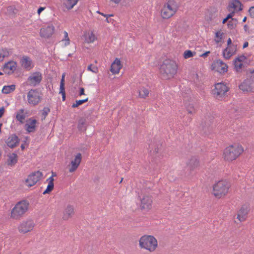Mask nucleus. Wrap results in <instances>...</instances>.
<instances>
[{
  "mask_svg": "<svg viewBox=\"0 0 254 254\" xmlns=\"http://www.w3.org/2000/svg\"><path fill=\"white\" fill-rule=\"evenodd\" d=\"M177 69L178 65L174 61L170 59L164 60L159 68L161 78L167 80L174 77Z\"/></svg>",
  "mask_w": 254,
  "mask_h": 254,
  "instance_id": "1",
  "label": "nucleus"
},
{
  "mask_svg": "<svg viewBox=\"0 0 254 254\" xmlns=\"http://www.w3.org/2000/svg\"><path fill=\"white\" fill-rule=\"evenodd\" d=\"M29 203L25 200L19 201L16 203L10 212V218L14 220H19L27 212L29 209Z\"/></svg>",
  "mask_w": 254,
  "mask_h": 254,
  "instance_id": "2",
  "label": "nucleus"
},
{
  "mask_svg": "<svg viewBox=\"0 0 254 254\" xmlns=\"http://www.w3.org/2000/svg\"><path fill=\"white\" fill-rule=\"evenodd\" d=\"M244 151L242 145L238 144L226 147L224 151V159L228 161L236 159Z\"/></svg>",
  "mask_w": 254,
  "mask_h": 254,
  "instance_id": "3",
  "label": "nucleus"
},
{
  "mask_svg": "<svg viewBox=\"0 0 254 254\" xmlns=\"http://www.w3.org/2000/svg\"><path fill=\"white\" fill-rule=\"evenodd\" d=\"M139 246L150 252H154L157 247L158 243L154 237L150 235H144L139 240Z\"/></svg>",
  "mask_w": 254,
  "mask_h": 254,
  "instance_id": "4",
  "label": "nucleus"
},
{
  "mask_svg": "<svg viewBox=\"0 0 254 254\" xmlns=\"http://www.w3.org/2000/svg\"><path fill=\"white\" fill-rule=\"evenodd\" d=\"M230 184L226 181H220L213 187L214 195L218 198L225 195L228 192Z\"/></svg>",
  "mask_w": 254,
  "mask_h": 254,
  "instance_id": "5",
  "label": "nucleus"
},
{
  "mask_svg": "<svg viewBox=\"0 0 254 254\" xmlns=\"http://www.w3.org/2000/svg\"><path fill=\"white\" fill-rule=\"evenodd\" d=\"M35 224L34 221L31 219H26L20 222L17 226V230L19 233L25 234L31 232Z\"/></svg>",
  "mask_w": 254,
  "mask_h": 254,
  "instance_id": "6",
  "label": "nucleus"
},
{
  "mask_svg": "<svg viewBox=\"0 0 254 254\" xmlns=\"http://www.w3.org/2000/svg\"><path fill=\"white\" fill-rule=\"evenodd\" d=\"M237 52V45L233 44L232 40L229 38L227 40V47L223 50V56L226 60L236 54Z\"/></svg>",
  "mask_w": 254,
  "mask_h": 254,
  "instance_id": "7",
  "label": "nucleus"
},
{
  "mask_svg": "<svg viewBox=\"0 0 254 254\" xmlns=\"http://www.w3.org/2000/svg\"><path fill=\"white\" fill-rule=\"evenodd\" d=\"M228 68L227 64L220 59H218L216 61H213L211 66L212 70L217 71L221 74L227 72Z\"/></svg>",
  "mask_w": 254,
  "mask_h": 254,
  "instance_id": "8",
  "label": "nucleus"
},
{
  "mask_svg": "<svg viewBox=\"0 0 254 254\" xmlns=\"http://www.w3.org/2000/svg\"><path fill=\"white\" fill-rule=\"evenodd\" d=\"M229 87L224 82H219L215 84V88L212 90L214 95L217 96L222 97L225 95V93L229 90Z\"/></svg>",
  "mask_w": 254,
  "mask_h": 254,
  "instance_id": "9",
  "label": "nucleus"
},
{
  "mask_svg": "<svg viewBox=\"0 0 254 254\" xmlns=\"http://www.w3.org/2000/svg\"><path fill=\"white\" fill-rule=\"evenodd\" d=\"M42 175V172L39 171L33 173L29 175L27 179L26 180V185L28 187L34 186L41 179Z\"/></svg>",
  "mask_w": 254,
  "mask_h": 254,
  "instance_id": "10",
  "label": "nucleus"
},
{
  "mask_svg": "<svg viewBox=\"0 0 254 254\" xmlns=\"http://www.w3.org/2000/svg\"><path fill=\"white\" fill-rule=\"evenodd\" d=\"M28 102L34 105H37L41 100L38 89H31L27 93Z\"/></svg>",
  "mask_w": 254,
  "mask_h": 254,
  "instance_id": "11",
  "label": "nucleus"
},
{
  "mask_svg": "<svg viewBox=\"0 0 254 254\" xmlns=\"http://www.w3.org/2000/svg\"><path fill=\"white\" fill-rule=\"evenodd\" d=\"M42 80V73L39 71H36L31 74L27 79V81L30 85L36 86L40 84Z\"/></svg>",
  "mask_w": 254,
  "mask_h": 254,
  "instance_id": "12",
  "label": "nucleus"
},
{
  "mask_svg": "<svg viewBox=\"0 0 254 254\" xmlns=\"http://www.w3.org/2000/svg\"><path fill=\"white\" fill-rule=\"evenodd\" d=\"M76 52V46L73 45L70 50L67 48L61 49L58 51V53L61 57V60L66 61L69 57H72L73 53Z\"/></svg>",
  "mask_w": 254,
  "mask_h": 254,
  "instance_id": "13",
  "label": "nucleus"
},
{
  "mask_svg": "<svg viewBox=\"0 0 254 254\" xmlns=\"http://www.w3.org/2000/svg\"><path fill=\"white\" fill-rule=\"evenodd\" d=\"M82 159L81 154L77 153L74 158L71 160L70 165H68V171L70 173L75 172L79 167Z\"/></svg>",
  "mask_w": 254,
  "mask_h": 254,
  "instance_id": "14",
  "label": "nucleus"
},
{
  "mask_svg": "<svg viewBox=\"0 0 254 254\" xmlns=\"http://www.w3.org/2000/svg\"><path fill=\"white\" fill-rule=\"evenodd\" d=\"M55 31L54 26L51 24L46 27H43L40 30V36L46 39H48L52 37Z\"/></svg>",
  "mask_w": 254,
  "mask_h": 254,
  "instance_id": "15",
  "label": "nucleus"
},
{
  "mask_svg": "<svg viewBox=\"0 0 254 254\" xmlns=\"http://www.w3.org/2000/svg\"><path fill=\"white\" fill-rule=\"evenodd\" d=\"M37 121L36 119L30 118L26 120L24 129L28 133L34 132L36 130Z\"/></svg>",
  "mask_w": 254,
  "mask_h": 254,
  "instance_id": "16",
  "label": "nucleus"
},
{
  "mask_svg": "<svg viewBox=\"0 0 254 254\" xmlns=\"http://www.w3.org/2000/svg\"><path fill=\"white\" fill-rule=\"evenodd\" d=\"M254 83L250 81L248 78L245 79L239 86L240 90L243 92H251L254 91Z\"/></svg>",
  "mask_w": 254,
  "mask_h": 254,
  "instance_id": "17",
  "label": "nucleus"
},
{
  "mask_svg": "<svg viewBox=\"0 0 254 254\" xmlns=\"http://www.w3.org/2000/svg\"><path fill=\"white\" fill-rule=\"evenodd\" d=\"M16 66L17 63L16 62L10 61L5 63L2 68L5 74L10 75L15 70Z\"/></svg>",
  "mask_w": 254,
  "mask_h": 254,
  "instance_id": "18",
  "label": "nucleus"
},
{
  "mask_svg": "<svg viewBox=\"0 0 254 254\" xmlns=\"http://www.w3.org/2000/svg\"><path fill=\"white\" fill-rule=\"evenodd\" d=\"M244 5L240 0H232L229 2L227 9L230 11V9H234L236 12L241 11L243 10Z\"/></svg>",
  "mask_w": 254,
  "mask_h": 254,
  "instance_id": "19",
  "label": "nucleus"
},
{
  "mask_svg": "<svg viewBox=\"0 0 254 254\" xmlns=\"http://www.w3.org/2000/svg\"><path fill=\"white\" fill-rule=\"evenodd\" d=\"M140 207L142 209L148 210L151 208L152 200L149 195H144L140 198Z\"/></svg>",
  "mask_w": 254,
  "mask_h": 254,
  "instance_id": "20",
  "label": "nucleus"
},
{
  "mask_svg": "<svg viewBox=\"0 0 254 254\" xmlns=\"http://www.w3.org/2000/svg\"><path fill=\"white\" fill-rule=\"evenodd\" d=\"M249 211V206L248 205H243L238 212L237 219L241 222L245 221Z\"/></svg>",
  "mask_w": 254,
  "mask_h": 254,
  "instance_id": "21",
  "label": "nucleus"
},
{
  "mask_svg": "<svg viewBox=\"0 0 254 254\" xmlns=\"http://www.w3.org/2000/svg\"><path fill=\"white\" fill-rule=\"evenodd\" d=\"M123 67L120 59L116 58L112 63L110 70L114 74L119 73L120 69Z\"/></svg>",
  "mask_w": 254,
  "mask_h": 254,
  "instance_id": "22",
  "label": "nucleus"
},
{
  "mask_svg": "<svg viewBox=\"0 0 254 254\" xmlns=\"http://www.w3.org/2000/svg\"><path fill=\"white\" fill-rule=\"evenodd\" d=\"M21 65L27 70H29L34 67L31 58L27 56H23L20 62Z\"/></svg>",
  "mask_w": 254,
  "mask_h": 254,
  "instance_id": "23",
  "label": "nucleus"
},
{
  "mask_svg": "<svg viewBox=\"0 0 254 254\" xmlns=\"http://www.w3.org/2000/svg\"><path fill=\"white\" fill-rule=\"evenodd\" d=\"M74 214V207L70 204L67 205L64 209L63 214V219L67 220L71 218Z\"/></svg>",
  "mask_w": 254,
  "mask_h": 254,
  "instance_id": "24",
  "label": "nucleus"
},
{
  "mask_svg": "<svg viewBox=\"0 0 254 254\" xmlns=\"http://www.w3.org/2000/svg\"><path fill=\"white\" fill-rule=\"evenodd\" d=\"M19 139L15 134L10 135L6 140V144L10 148L15 147L18 143Z\"/></svg>",
  "mask_w": 254,
  "mask_h": 254,
  "instance_id": "25",
  "label": "nucleus"
},
{
  "mask_svg": "<svg viewBox=\"0 0 254 254\" xmlns=\"http://www.w3.org/2000/svg\"><path fill=\"white\" fill-rule=\"evenodd\" d=\"M28 117V115L26 112H17L16 119L20 124H22L25 123L26 120L29 119Z\"/></svg>",
  "mask_w": 254,
  "mask_h": 254,
  "instance_id": "26",
  "label": "nucleus"
},
{
  "mask_svg": "<svg viewBox=\"0 0 254 254\" xmlns=\"http://www.w3.org/2000/svg\"><path fill=\"white\" fill-rule=\"evenodd\" d=\"M54 178H53V176H51L47 180V181L48 182V185L46 189L43 192V194L49 193L52 191L54 187Z\"/></svg>",
  "mask_w": 254,
  "mask_h": 254,
  "instance_id": "27",
  "label": "nucleus"
},
{
  "mask_svg": "<svg viewBox=\"0 0 254 254\" xmlns=\"http://www.w3.org/2000/svg\"><path fill=\"white\" fill-rule=\"evenodd\" d=\"M175 14V11H170L168 10L164 5L163 8L161 10V16L163 19H168L172 16Z\"/></svg>",
  "mask_w": 254,
  "mask_h": 254,
  "instance_id": "28",
  "label": "nucleus"
},
{
  "mask_svg": "<svg viewBox=\"0 0 254 254\" xmlns=\"http://www.w3.org/2000/svg\"><path fill=\"white\" fill-rule=\"evenodd\" d=\"M78 0H64V4L68 9H71L76 4Z\"/></svg>",
  "mask_w": 254,
  "mask_h": 254,
  "instance_id": "29",
  "label": "nucleus"
},
{
  "mask_svg": "<svg viewBox=\"0 0 254 254\" xmlns=\"http://www.w3.org/2000/svg\"><path fill=\"white\" fill-rule=\"evenodd\" d=\"M15 89V85L11 84L10 85H5L3 87L1 92L3 94H8L13 91H14Z\"/></svg>",
  "mask_w": 254,
  "mask_h": 254,
  "instance_id": "30",
  "label": "nucleus"
},
{
  "mask_svg": "<svg viewBox=\"0 0 254 254\" xmlns=\"http://www.w3.org/2000/svg\"><path fill=\"white\" fill-rule=\"evenodd\" d=\"M17 155L16 153H12L8 155L7 163L9 165H12L16 163Z\"/></svg>",
  "mask_w": 254,
  "mask_h": 254,
  "instance_id": "31",
  "label": "nucleus"
},
{
  "mask_svg": "<svg viewBox=\"0 0 254 254\" xmlns=\"http://www.w3.org/2000/svg\"><path fill=\"white\" fill-rule=\"evenodd\" d=\"M202 130L203 133L205 134H208L212 130V127L208 123H205L204 125L202 124Z\"/></svg>",
  "mask_w": 254,
  "mask_h": 254,
  "instance_id": "32",
  "label": "nucleus"
},
{
  "mask_svg": "<svg viewBox=\"0 0 254 254\" xmlns=\"http://www.w3.org/2000/svg\"><path fill=\"white\" fill-rule=\"evenodd\" d=\"M149 93L148 89L144 87H140L138 90L139 96L141 98H145L148 95Z\"/></svg>",
  "mask_w": 254,
  "mask_h": 254,
  "instance_id": "33",
  "label": "nucleus"
},
{
  "mask_svg": "<svg viewBox=\"0 0 254 254\" xmlns=\"http://www.w3.org/2000/svg\"><path fill=\"white\" fill-rule=\"evenodd\" d=\"M199 165V161L198 160L195 158H191L189 163V165L190 166V167L191 169L193 170L196 168Z\"/></svg>",
  "mask_w": 254,
  "mask_h": 254,
  "instance_id": "34",
  "label": "nucleus"
},
{
  "mask_svg": "<svg viewBox=\"0 0 254 254\" xmlns=\"http://www.w3.org/2000/svg\"><path fill=\"white\" fill-rule=\"evenodd\" d=\"M224 33L221 32V31H217L215 33V41L216 43H219L222 41L223 39Z\"/></svg>",
  "mask_w": 254,
  "mask_h": 254,
  "instance_id": "35",
  "label": "nucleus"
},
{
  "mask_svg": "<svg viewBox=\"0 0 254 254\" xmlns=\"http://www.w3.org/2000/svg\"><path fill=\"white\" fill-rule=\"evenodd\" d=\"M17 11L18 10L13 6H9L7 8V13L9 16H14Z\"/></svg>",
  "mask_w": 254,
  "mask_h": 254,
  "instance_id": "36",
  "label": "nucleus"
},
{
  "mask_svg": "<svg viewBox=\"0 0 254 254\" xmlns=\"http://www.w3.org/2000/svg\"><path fill=\"white\" fill-rule=\"evenodd\" d=\"M191 91L190 89H188L186 92H183L182 96L184 101H190L191 99Z\"/></svg>",
  "mask_w": 254,
  "mask_h": 254,
  "instance_id": "37",
  "label": "nucleus"
},
{
  "mask_svg": "<svg viewBox=\"0 0 254 254\" xmlns=\"http://www.w3.org/2000/svg\"><path fill=\"white\" fill-rule=\"evenodd\" d=\"M248 78L254 83V69L249 68L247 70Z\"/></svg>",
  "mask_w": 254,
  "mask_h": 254,
  "instance_id": "38",
  "label": "nucleus"
},
{
  "mask_svg": "<svg viewBox=\"0 0 254 254\" xmlns=\"http://www.w3.org/2000/svg\"><path fill=\"white\" fill-rule=\"evenodd\" d=\"M196 53L195 52H192L190 50H187L185 51L183 54V57L185 59H187L193 57L194 55H195Z\"/></svg>",
  "mask_w": 254,
  "mask_h": 254,
  "instance_id": "39",
  "label": "nucleus"
},
{
  "mask_svg": "<svg viewBox=\"0 0 254 254\" xmlns=\"http://www.w3.org/2000/svg\"><path fill=\"white\" fill-rule=\"evenodd\" d=\"M85 120L84 119H81L79 121L78 128L79 130L80 131L85 130L86 128L85 126Z\"/></svg>",
  "mask_w": 254,
  "mask_h": 254,
  "instance_id": "40",
  "label": "nucleus"
},
{
  "mask_svg": "<svg viewBox=\"0 0 254 254\" xmlns=\"http://www.w3.org/2000/svg\"><path fill=\"white\" fill-rule=\"evenodd\" d=\"M88 100V98H86V99H82V100H76L75 103H73L72 105V108H76L78 107L79 105L85 103L87 102Z\"/></svg>",
  "mask_w": 254,
  "mask_h": 254,
  "instance_id": "41",
  "label": "nucleus"
},
{
  "mask_svg": "<svg viewBox=\"0 0 254 254\" xmlns=\"http://www.w3.org/2000/svg\"><path fill=\"white\" fill-rule=\"evenodd\" d=\"M233 64L237 72H241L242 69L244 67V64L241 63L240 64H238V62L233 63Z\"/></svg>",
  "mask_w": 254,
  "mask_h": 254,
  "instance_id": "42",
  "label": "nucleus"
},
{
  "mask_svg": "<svg viewBox=\"0 0 254 254\" xmlns=\"http://www.w3.org/2000/svg\"><path fill=\"white\" fill-rule=\"evenodd\" d=\"M247 59V57L245 56L244 54L240 56H238L236 57L233 61V63L236 62H243L245 60Z\"/></svg>",
  "mask_w": 254,
  "mask_h": 254,
  "instance_id": "43",
  "label": "nucleus"
},
{
  "mask_svg": "<svg viewBox=\"0 0 254 254\" xmlns=\"http://www.w3.org/2000/svg\"><path fill=\"white\" fill-rule=\"evenodd\" d=\"M235 14V11H233L231 12H230L229 13H228L227 15V16L224 18L223 19V21H222V23L223 24H225V23L227 22V21L229 19H231L233 18V17L234 16Z\"/></svg>",
  "mask_w": 254,
  "mask_h": 254,
  "instance_id": "44",
  "label": "nucleus"
},
{
  "mask_svg": "<svg viewBox=\"0 0 254 254\" xmlns=\"http://www.w3.org/2000/svg\"><path fill=\"white\" fill-rule=\"evenodd\" d=\"M87 70L97 73L98 72V68L93 64H89L87 67Z\"/></svg>",
  "mask_w": 254,
  "mask_h": 254,
  "instance_id": "45",
  "label": "nucleus"
},
{
  "mask_svg": "<svg viewBox=\"0 0 254 254\" xmlns=\"http://www.w3.org/2000/svg\"><path fill=\"white\" fill-rule=\"evenodd\" d=\"M95 36L92 33L90 35L86 38V40L88 43L93 42L95 40Z\"/></svg>",
  "mask_w": 254,
  "mask_h": 254,
  "instance_id": "46",
  "label": "nucleus"
},
{
  "mask_svg": "<svg viewBox=\"0 0 254 254\" xmlns=\"http://www.w3.org/2000/svg\"><path fill=\"white\" fill-rule=\"evenodd\" d=\"M64 39L63 40H65V43H64V45L66 46V45L69 44L70 40H69V38L68 37V34H67V32H66L65 31H64Z\"/></svg>",
  "mask_w": 254,
  "mask_h": 254,
  "instance_id": "47",
  "label": "nucleus"
},
{
  "mask_svg": "<svg viewBox=\"0 0 254 254\" xmlns=\"http://www.w3.org/2000/svg\"><path fill=\"white\" fill-rule=\"evenodd\" d=\"M0 51H1V53L4 55V57H8L9 56V52L8 50L5 48H2L0 50Z\"/></svg>",
  "mask_w": 254,
  "mask_h": 254,
  "instance_id": "48",
  "label": "nucleus"
},
{
  "mask_svg": "<svg viewBox=\"0 0 254 254\" xmlns=\"http://www.w3.org/2000/svg\"><path fill=\"white\" fill-rule=\"evenodd\" d=\"M227 26L228 28H229L230 29H235V27H236L237 23L234 24L232 22V20H230L227 24Z\"/></svg>",
  "mask_w": 254,
  "mask_h": 254,
  "instance_id": "49",
  "label": "nucleus"
},
{
  "mask_svg": "<svg viewBox=\"0 0 254 254\" xmlns=\"http://www.w3.org/2000/svg\"><path fill=\"white\" fill-rule=\"evenodd\" d=\"M249 12L250 16L252 18H254V6H252L250 7L249 9Z\"/></svg>",
  "mask_w": 254,
  "mask_h": 254,
  "instance_id": "50",
  "label": "nucleus"
},
{
  "mask_svg": "<svg viewBox=\"0 0 254 254\" xmlns=\"http://www.w3.org/2000/svg\"><path fill=\"white\" fill-rule=\"evenodd\" d=\"M97 12L106 18H110L111 17L114 16L113 14H105L103 12H100V11H97Z\"/></svg>",
  "mask_w": 254,
  "mask_h": 254,
  "instance_id": "51",
  "label": "nucleus"
},
{
  "mask_svg": "<svg viewBox=\"0 0 254 254\" xmlns=\"http://www.w3.org/2000/svg\"><path fill=\"white\" fill-rule=\"evenodd\" d=\"M65 91V84H61L60 85V92L59 93H64Z\"/></svg>",
  "mask_w": 254,
  "mask_h": 254,
  "instance_id": "52",
  "label": "nucleus"
},
{
  "mask_svg": "<svg viewBox=\"0 0 254 254\" xmlns=\"http://www.w3.org/2000/svg\"><path fill=\"white\" fill-rule=\"evenodd\" d=\"M164 5H166V7L168 10H169L170 11H175V12L176 11L174 10V8L172 6H171L169 4H168L167 3H166Z\"/></svg>",
  "mask_w": 254,
  "mask_h": 254,
  "instance_id": "53",
  "label": "nucleus"
},
{
  "mask_svg": "<svg viewBox=\"0 0 254 254\" xmlns=\"http://www.w3.org/2000/svg\"><path fill=\"white\" fill-rule=\"evenodd\" d=\"M216 17L215 14L213 13L212 12H210L209 14L208 19L207 20L211 21L212 19H213Z\"/></svg>",
  "mask_w": 254,
  "mask_h": 254,
  "instance_id": "54",
  "label": "nucleus"
},
{
  "mask_svg": "<svg viewBox=\"0 0 254 254\" xmlns=\"http://www.w3.org/2000/svg\"><path fill=\"white\" fill-rule=\"evenodd\" d=\"M210 51H206L205 52H204V53H203L202 54H201L200 57H202L203 58H205L206 57H207L210 54Z\"/></svg>",
  "mask_w": 254,
  "mask_h": 254,
  "instance_id": "55",
  "label": "nucleus"
},
{
  "mask_svg": "<svg viewBox=\"0 0 254 254\" xmlns=\"http://www.w3.org/2000/svg\"><path fill=\"white\" fill-rule=\"evenodd\" d=\"M85 89L83 87H80L79 91V96H82L84 95Z\"/></svg>",
  "mask_w": 254,
  "mask_h": 254,
  "instance_id": "56",
  "label": "nucleus"
},
{
  "mask_svg": "<svg viewBox=\"0 0 254 254\" xmlns=\"http://www.w3.org/2000/svg\"><path fill=\"white\" fill-rule=\"evenodd\" d=\"M64 77H65V73H64L62 74V78L61 79V81H60L61 84H65Z\"/></svg>",
  "mask_w": 254,
  "mask_h": 254,
  "instance_id": "57",
  "label": "nucleus"
},
{
  "mask_svg": "<svg viewBox=\"0 0 254 254\" xmlns=\"http://www.w3.org/2000/svg\"><path fill=\"white\" fill-rule=\"evenodd\" d=\"M45 7L40 6L37 10V13L40 15V13L43 11Z\"/></svg>",
  "mask_w": 254,
  "mask_h": 254,
  "instance_id": "58",
  "label": "nucleus"
},
{
  "mask_svg": "<svg viewBox=\"0 0 254 254\" xmlns=\"http://www.w3.org/2000/svg\"><path fill=\"white\" fill-rule=\"evenodd\" d=\"M168 4H169L171 6H173L176 2L174 0H169L167 2Z\"/></svg>",
  "mask_w": 254,
  "mask_h": 254,
  "instance_id": "59",
  "label": "nucleus"
},
{
  "mask_svg": "<svg viewBox=\"0 0 254 254\" xmlns=\"http://www.w3.org/2000/svg\"><path fill=\"white\" fill-rule=\"evenodd\" d=\"M114 21V20L113 19L109 18H106V19L105 20V21H106L107 22H108V23H113Z\"/></svg>",
  "mask_w": 254,
  "mask_h": 254,
  "instance_id": "60",
  "label": "nucleus"
},
{
  "mask_svg": "<svg viewBox=\"0 0 254 254\" xmlns=\"http://www.w3.org/2000/svg\"><path fill=\"white\" fill-rule=\"evenodd\" d=\"M1 51H0V62H2L3 60V59L5 58L4 55L2 54Z\"/></svg>",
  "mask_w": 254,
  "mask_h": 254,
  "instance_id": "61",
  "label": "nucleus"
},
{
  "mask_svg": "<svg viewBox=\"0 0 254 254\" xmlns=\"http://www.w3.org/2000/svg\"><path fill=\"white\" fill-rule=\"evenodd\" d=\"M39 111H50V109L49 107H45L43 109H41Z\"/></svg>",
  "mask_w": 254,
  "mask_h": 254,
  "instance_id": "62",
  "label": "nucleus"
},
{
  "mask_svg": "<svg viewBox=\"0 0 254 254\" xmlns=\"http://www.w3.org/2000/svg\"><path fill=\"white\" fill-rule=\"evenodd\" d=\"M62 95V99H63V101H64L65 100V98H66V94H65V92H64V93H61Z\"/></svg>",
  "mask_w": 254,
  "mask_h": 254,
  "instance_id": "63",
  "label": "nucleus"
},
{
  "mask_svg": "<svg viewBox=\"0 0 254 254\" xmlns=\"http://www.w3.org/2000/svg\"><path fill=\"white\" fill-rule=\"evenodd\" d=\"M248 46H249V43H248V42L246 41L244 43L243 46V48L245 49V48L248 47Z\"/></svg>",
  "mask_w": 254,
  "mask_h": 254,
  "instance_id": "64",
  "label": "nucleus"
}]
</instances>
